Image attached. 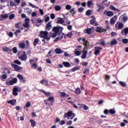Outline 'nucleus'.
Here are the masks:
<instances>
[{"mask_svg":"<svg viewBox=\"0 0 128 128\" xmlns=\"http://www.w3.org/2000/svg\"><path fill=\"white\" fill-rule=\"evenodd\" d=\"M74 8H72L70 10V12L72 13V16H74L76 14V11L74 10Z\"/></svg>","mask_w":128,"mask_h":128,"instance_id":"a19ab883","label":"nucleus"},{"mask_svg":"<svg viewBox=\"0 0 128 128\" xmlns=\"http://www.w3.org/2000/svg\"><path fill=\"white\" fill-rule=\"evenodd\" d=\"M74 94H76L77 96L80 94H82V90H80V88L78 87L74 91Z\"/></svg>","mask_w":128,"mask_h":128,"instance_id":"5701e85b","label":"nucleus"},{"mask_svg":"<svg viewBox=\"0 0 128 128\" xmlns=\"http://www.w3.org/2000/svg\"><path fill=\"white\" fill-rule=\"evenodd\" d=\"M66 94L64 92H61L60 94V96L61 98H64L65 96H66Z\"/></svg>","mask_w":128,"mask_h":128,"instance_id":"79ce46f5","label":"nucleus"},{"mask_svg":"<svg viewBox=\"0 0 128 128\" xmlns=\"http://www.w3.org/2000/svg\"><path fill=\"white\" fill-rule=\"evenodd\" d=\"M78 12H84V8L80 7L79 8H78Z\"/></svg>","mask_w":128,"mask_h":128,"instance_id":"69168bd1","label":"nucleus"},{"mask_svg":"<svg viewBox=\"0 0 128 128\" xmlns=\"http://www.w3.org/2000/svg\"><path fill=\"white\" fill-rule=\"evenodd\" d=\"M120 86H122V88H124L126 86V82H124L122 81H120L119 82Z\"/></svg>","mask_w":128,"mask_h":128,"instance_id":"c9c22d12","label":"nucleus"},{"mask_svg":"<svg viewBox=\"0 0 128 128\" xmlns=\"http://www.w3.org/2000/svg\"><path fill=\"white\" fill-rule=\"evenodd\" d=\"M23 26L24 28H28H28H30V24L28 23H25L23 24Z\"/></svg>","mask_w":128,"mask_h":128,"instance_id":"e433bc0d","label":"nucleus"},{"mask_svg":"<svg viewBox=\"0 0 128 128\" xmlns=\"http://www.w3.org/2000/svg\"><path fill=\"white\" fill-rule=\"evenodd\" d=\"M66 8L68 10H70L72 8V6H70V4H68L67 6H66Z\"/></svg>","mask_w":128,"mask_h":128,"instance_id":"bf43d9fd","label":"nucleus"},{"mask_svg":"<svg viewBox=\"0 0 128 128\" xmlns=\"http://www.w3.org/2000/svg\"><path fill=\"white\" fill-rule=\"evenodd\" d=\"M45 82V86H48V80L45 79H42L41 81H40V84H44V83Z\"/></svg>","mask_w":128,"mask_h":128,"instance_id":"393cba45","label":"nucleus"},{"mask_svg":"<svg viewBox=\"0 0 128 128\" xmlns=\"http://www.w3.org/2000/svg\"><path fill=\"white\" fill-rule=\"evenodd\" d=\"M48 32L47 31H40V34H39V36L41 38H44L47 40H50V38H48Z\"/></svg>","mask_w":128,"mask_h":128,"instance_id":"f257e3e1","label":"nucleus"},{"mask_svg":"<svg viewBox=\"0 0 128 128\" xmlns=\"http://www.w3.org/2000/svg\"><path fill=\"white\" fill-rule=\"evenodd\" d=\"M86 14L87 16H90L92 14V10H87L86 12Z\"/></svg>","mask_w":128,"mask_h":128,"instance_id":"4c0bfd02","label":"nucleus"},{"mask_svg":"<svg viewBox=\"0 0 128 128\" xmlns=\"http://www.w3.org/2000/svg\"><path fill=\"white\" fill-rule=\"evenodd\" d=\"M30 102H27L26 104V108H30Z\"/></svg>","mask_w":128,"mask_h":128,"instance_id":"338daca9","label":"nucleus"},{"mask_svg":"<svg viewBox=\"0 0 128 128\" xmlns=\"http://www.w3.org/2000/svg\"><path fill=\"white\" fill-rule=\"evenodd\" d=\"M110 46H116L118 44V41L116 39H112L110 42Z\"/></svg>","mask_w":128,"mask_h":128,"instance_id":"4be33fe9","label":"nucleus"},{"mask_svg":"<svg viewBox=\"0 0 128 128\" xmlns=\"http://www.w3.org/2000/svg\"><path fill=\"white\" fill-rule=\"evenodd\" d=\"M80 70V68L76 66L74 68H72L71 69V71L74 72H76V70Z\"/></svg>","mask_w":128,"mask_h":128,"instance_id":"ea45409f","label":"nucleus"},{"mask_svg":"<svg viewBox=\"0 0 128 128\" xmlns=\"http://www.w3.org/2000/svg\"><path fill=\"white\" fill-rule=\"evenodd\" d=\"M19 58L24 62H26V60L28 59V56H26V52H23V54H22L20 56H19Z\"/></svg>","mask_w":128,"mask_h":128,"instance_id":"423d86ee","label":"nucleus"},{"mask_svg":"<svg viewBox=\"0 0 128 128\" xmlns=\"http://www.w3.org/2000/svg\"><path fill=\"white\" fill-rule=\"evenodd\" d=\"M18 46L20 48H26V44L24 42H20L18 44Z\"/></svg>","mask_w":128,"mask_h":128,"instance_id":"c756f323","label":"nucleus"},{"mask_svg":"<svg viewBox=\"0 0 128 128\" xmlns=\"http://www.w3.org/2000/svg\"><path fill=\"white\" fill-rule=\"evenodd\" d=\"M72 124V120H68L66 122L67 126H71Z\"/></svg>","mask_w":128,"mask_h":128,"instance_id":"e2e57ef3","label":"nucleus"},{"mask_svg":"<svg viewBox=\"0 0 128 128\" xmlns=\"http://www.w3.org/2000/svg\"><path fill=\"white\" fill-rule=\"evenodd\" d=\"M86 33L88 34H92V28H88L87 29H86Z\"/></svg>","mask_w":128,"mask_h":128,"instance_id":"f704fd0d","label":"nucleus"},{"mask_svg":"<svg viewBox=\"0 0 128 128\" xmlns=\"http://www.w3.org/2000/svg\"><path fill=\"white\" fill-rule=\"evenodd\" d=\"M84 46H90V42H88V40L84 42Z\"/></svg>","mask_w":128,"mask_h":128,"instance_id":"603ef678","label":"nucleus"},{"mask_svg":"<svg viewBox=\"0 0 128 128\" xmlns=\"http://www.w3.org/2000/svg\"><path fill=\"white\" fill-rule=\"evenodd\" d=\"M70 116H72V111H69L67 113H65L63 118H70Z\"/></svg>","mask_w":128,"mask_h":128,"instance_id":"9b49d317","label":"nucleus"},{"mask_svg":"<svg viewBox=\"0 0 128 128\" xmlns=\"http://www.w3.org/2000/svg\"><path fill=\"white\" fill-rule=\"evenodd\" d=\"M3 50L4 52H8L10 54H12V50L10 49L9 48L6 46L3 48Z\"/></svg>","mask_w":128,"mask_h":128,"instance_id":"412c9836","label":"nucleus"},{"mask_svg":"<svg viewBox=\"0 0 128 128\" xmlns=\"http://www.w3.org/2000/svg\"><path fill=\"white\" fill-rule=\"evenodd\" d=\"M74 52L76 56H80V50H76Z\"/></svg>","mask_w":128,"mask_h":128,"instance_id":"49530a36","label":"nucleus"},{"mask_svg":"<svg viewBox=\"0 0 128 128\" xmlns=\"http://www.w3.org/2000/svg\"><path fill=\"white\" fill-rule=\"evenodd\" d=\"M22 23V22H20L18 23H16L15 24V27L16 28H18L19 30H20V24Z\"/></svg>","mask_w":128,"mask_h":128,"instance_id":"37998d69","label":"nucleus"},{"mask_svg":"<svg viewBox=\"0 0 128 128\" xmlns=\"http://www.w3.org/2000/svg\"><path fill=\"white\" fill-rule=\"evenodd\" d=\"M92 4V1H88L87 2V6L88 8H90V6Z\"/></svg>","mask_w":128,"mask_h":128,"instance_id":"864d4df0","label":"nucleus"},{"mask_svg":"<svg viewBox=\"0 0 128 128\" xmlns=\"http://www.w3.org/2000/svg\"><path fill=\"white\" fill-rule=\"evenodd\" d=\"M90 18L92 19L90 20V24L94 25V26H98V22H96V17H94V16H92Z\"/></svg>","mask_w":128,"mask_h":128,"instance_id":"20e7f679","label":"nucleus"},{"mask_svg":"<svg viewBox=\"0 0 128 128\" xmlns=\"http://www.w3.org/2000/svg\"><path fill=\"white\" fill-rule=\"evenodd\" d=\"M18 82V78H14L12 80L6 82V84L7 86H12L14 84H16Z\"/></svg>","mask_w":128,"mask_h":128,"instance_id":"39448f33","label":"nucleus"},{"mask_svg":"<svg viewBox=\"0 0 128 128\" xmlns=\"http://www.w3.org/2000/svg\"><path fill=\"white\" fill-rule=\"evenodd\" d=\"M94 50H95L94 54L95 56H98V54L100 53V50H102V48L100 46H95Z\"/></svg>","mask_w":128,"mask_h":128,"instance_id":"6e6552de","label":"nucleus"},{"mask_svg":"<svg viewBox=\"0 0 128 128\" xmlns=\"http://www.w3.org/2000/svg\"><path fill=\"white\" fill-rule=\"evenodd\" d=\"M116 110L112 108L109 110V114H116Z\"/></svg>","mask_w":128,"mask_h":128,"instance_id":"473e14b6","label":"nucleus"},{"mask_svg":"<svg viewBox=\"0 0 128 128\" xmlns=\"http://www.w3.org/2000/svg\"><path fill=\"white\" fill-rule=\"evenodd\" d=\"M116 18H118V16L116 15L110 19V23L111 24H116Z\"/></svg>","mask_w":128,"mask_h":128,"instance_id":"2eb2a0df","label":"nucleus"},{"mask_svg":"<svg viewBox=\"0 0 128 128\" xmlns=\"http://www.w3.org/2000/svg\"><path fill=\"white\" fill-rule=\"evenodd\" d=\"M1 18H4L5 20H6L8 18V14H4L2 15H1Z\"/></svg>","mask_w":128,"mask_h":128,"instance_id":"2f4dec72","label":"nucleus"},{"mask_svg":"<svg viewBox=\"0 0 128 128\" xmlns=\"http://www.w3.org/2000/svg\"><path fill=\"white\" fill-rule=\"evenodd\" d=\"M96 32H106V29L102 28V27L97 26L96 28Z\"/></svg>","mask_w":128,"mask_h":128,"instance_id":"1a4fd4ad","label":"nucleus"},{"mask_svg":"<svg viewBox=\"0 0 128 128\" xmlns=\"http://www.w3.org/2000/svg\"><path fill=\"white\" fill-rule=\"evenodd\" d=\"M30 122L31 124V126L33 127L34 128V126H36V122H34V120L31 119L30 120Z\"/></svg>","mask_w":128,"mask_h":128,"instance_id":"c85d7f7f","label":"nucleus"},{"mask_svg":"<svg viewBox=\"0 0 128 128\" xmlns=\"http://www.w3.org/2000/svg\"><path fill=\"white\" fill-rule=\"evenodd\" d=\"M38 42H40V39H38V38H36L34 40L33 45L34 46H36V45L38 44Z\"/></svg>","mask_w":128,"mask_h":128,"instance_id":"a878e982","label":"nucleus"},{"mask_svg":"<svg viewBox=\"0 0 128 128\" xmlns=\"http://www.w3.org/2000/svg\"><path fill=\"white\" fill-rule=\"evenodd\" d=\"M36 20L37 21V22H38V24H42V22H44V20H42L40 18H38L36 19Z\"/></svg>","mask_w":128,"mask_h":128,"instance_id":"3c124183","label":"nucleus"},{"mask_svg":"<svg viewBox=\"0 0 128 128\" xmlns=\"http://www.w3.org/2000/svg\"><path fill=\"white\" fill-rule=\"evenodd\" d=\"M124 32L126 34H128V28H126L124 30H122V32H121V34H124Z\"/></svg>","mask_w":128,"mask_h":128,"instance_id":"7c9ffc66","label":"nucleus"},{"mask_svg":"<svg viewBox=\"0 0 128 128\" xmlns=\"http://www.w3.org/2000/svg\"><path fill=\"white\" fill-rule=\"evenodd\" d=\"M106 14L108 16H114V12L112 11H108Z\"/></svg>","mask_w":128,"mask_h":128,"instance_id":"cd10ccee","label":"nucleus"},{"mask_svg":"<svg viewBox=\"0 0 128 128\" xmlns=\"http://www.w3.org/2000/svg\"><path fill=\"white\" fill-rule=\"evenodd\" d=\"M22 32V31L20 30H16L15 32H14V34L16 37H18V34Z\"/></svg>","mask_w":128,"mask_h":128,"instance_id":"58836bf2","label":"nucleus"},{"mask_svg":"<svg viewBox=\"0 0 128 128\" xmlns=\"http://www.w3.org/2000/svg\"><path fill=\"white\" fill-rule=\"evenodd\" d=\"M14 64H18L19 66H20V64H22V62H20V60H14Z\"/></svg>","mask_w":128,"mask_h":128,"instance_id":"de8ad7c7","label":"nucleus"},{"mask_svg":"<svg viewBox=\"0 0 128 128\" xmlns=\"http://www.w3.org/2000/svg\"><path fill=\"white\" fill-rule=\"evenodd\" d=\"M17 78H19V80H22V78H24V76H22V74H18L17 75Z\"/></svg>","mask_w":128,"mask_h":128,"instance_id":"8fccbe9b","label":"nucleus"},{"mask_svg":"<svg viewBox=\"0 0 128 128\" xmlns=\"http://www.w3.org/2000/svg\"><path fill=\"white\" fill-rule=\"evenodd\" d=\"M54 8L56 12H58L62 10V7L60 6H56Z\"/></svg>","mask_w":128,"mask_h":128,"instance_id":"72a5a7b5","label":"nucleus"},{"mask_svg":"<svg viewBox=\"0 0 128 128\" xmlns=\"http://www.w3.org/2000/svg\"><path fill=\"white\" fill-rule=\"evenodd\" d=\"M55 52L56 54H64V50H62L60 48H56L55 50Z\"/></svg>","mask_w":128,"mask_h":128,"instance_id":"aec40b11","label":"nucleus"},{"mask_svg":"<svg viewBox=\"0 0 128 128\" xmlns=\"http://www.w3.org/2000/svg\"><path fill=\"white\" fill-rule=\"evenodd\" d=\"M66 36L70 38H72V32H68L66 34Z\"/></svg>","mask_w":128,"mask_h":128,"instance_id":"c03bdc74","label":"nucleus"},{"mask_svg":"<svg viewBox=\"0 0 128 128\" xmlns=\"http://www.w3.org/2000/svg\"><path fill=\"white\" fill-rule=\"evenodd\" d=\"M14 18V14H11L9 16V20H13Z\"/></svg>","mask_w":128,"mask_h":128,"instance_id":"680f3d73","label":"nucleus"},{"mask_svg":"<svg viewBox=\"0 0 128 128\" xmlns=\"http://www.w3.org/2000/svg\"><path fill=\"white\" fill-rule=\"evenodd\" d=\"M32 62H34V60H33L32 59L30 60V64L31 65L32 68H36L38 66V64H36V62H35V63L32 64Z\"/></svg>","mask_w":128,"mask_h":128,"instance_id":"9d476101","label":"nucleus"},{"mask_svg":"<svg viewBox=\"0 0 128 128\" xmlns=\"http://www.w3.org/2000/svg\"><path fill=\"white\" fill-rule=\"evenodd\" d=\"M52 21L49 22L47 24H46V30H50V28H52Z\"/></svg>","mask_w":128,"mask_h":128,"instance_id":"dca6fc26","label":"nucleus"},{"mask_svg":"<svg viewBox=\"0 0 128 128\" xmlns=\"http://www.w3.org/2000/svg\"><path fill=\"white\" fill-rule=\"evenodd\" d=\"M18 88L17 87H14L12 89V94L15 96H16L18 94Z\"/></svg>","mask_w":128,"mask_h":128,"instance_id":"4468645a","label":"nucleus"},{"mask_svg":"<svg viewBox=\"0 0 128 128\" xmlns=\"http://www.w3.org/2000/svg\"><path fill=\"white\" fill-rule=\"evenodd\" d=\"M44 104L46 106H52L54 102V98L52 96H50L47 100H44Z\"/></svg>","mask_w":128,"mask_h":128,"instance_id":"f03ea898","label":"nucleus"},{"mask_svg":"<svg viewBox=\"0 0 128 128\" xmlns=\"http://www.w3.org/2000/svg\"><path fill=\"white\" fill-rule=\"evenodd\" d=\"M104 78H105L106 80H108L110 79V75L105 74L104 75Z\"/></svg>","mask_w":128,"mask_h":128,"instance_id":"09e8293b","label":"nucleus"},{"mask_svg":"<svg viewBox=\"0 0 128 128\" xmlns=\"http://www.w3.org/2000/svg\"><path fill=\"white\" fill-rule=\"evenodd\" d=\"M88 72H90V69H89V68H86L83 72V74H86Z\"/></svg>","mask_w":128,"mask_h":128,"instance_id":"5fc2aeb1","label":"nucleus"},{"mask_svg":"<svg viewBox=\"0 0 128 128\" xmlns=\"http://www.w3.org/2000/svg\"><path fill=\"white\" fill-rule=\"evenodd\" d=\"M50 18L52 20H54V18H56V16L54 14H52L50 16Z\"/></svg>","mask_w":128,"mask_h":128,"instance_id":"0e129e2a","label":"nucleus"},{"mask_svg":"<svg viewBox=\"0 0 128 128\" xmlns=\"http://www.w3.org/2000/svg\"><path fill=\"white\" fill-rule=\"evenodd\" d=\"M85 50L86 48H84V50L82 51L83 54L81 56V58H82V60H84V58H86V54H88V50H86L84 51Z\"/></svg>","mask_w":128,"mask_h":128,"instance_id":"f8f14e48","label":"nucleus"},{"mask_svg":"<svg viewBox=\"0 0 128 128\" xmlns=\"http://www.w3.org/2000/svg\"><path fill=\"white\" fill-rule=\"evenodd\" d=\"M62 64L63 66H65V68H70H70L72 66V65H70V64L66 62H62Z\"/></svg>","mask_w":128,"mask_h":128,"instance_id":"b1692460","label":"nucleus"},{"mask_svg":"<svg viewBox=\"0 0 128 128\" xmlns=\"http://www.w3.org/2000/svg\"><path fill=\"white\" fill-rule=\"evenodd\" d=\"M122 42L123 44H126L128 42V38H124L122 40Z\"/></svg>","mask_w":128,"mask_h":128,"instance_id":"13d9d810","label":"nucleus"},{"mask_svg":"<svg viewBox=\"0 0 128 128\" xmlns=\"http://www.w3.org/2000/svg\"><path fill=\"white\" fill-rule=\"evenodd\" d=\"M8 104H10L12 106H15V104H16V100H10L7 102Z\"/></svg>","mask_w":128,"mask_h":128,"instance_id":"6ab92c4d","label":"nucleus"},{"mask_svg":"<svg viewBox=\"0 0 128 128\" xmlns=\"http://www.w3.org/2000/svg\"><path fill=\"white\" fill-rule=\"evenodd\" d=\"M12 50L14 54H16V52H18V49H16V47L13 48Z\"/></svg>","mask_w":128,"mask_h":128,"instance_id":"4d7b16f0","label":"nucleus"},{"mask_svg":"<svg viewBox=\"0 0 128 128\" xmlns=\"http://www.w3.org/2000/svg\"><path fill=\"white\" fill-rule=\"evenodd\" d=\"M40 92L44 94V96H50V94H52V93H50V92H46L44 90H40Z\"/></svg>","mask_w":128,"mask_h":128,"instance_id":"a211bd4d","label":"nucleus"},{"mask_svg":"<svg viewBox=\"0 0 128 128\" xmlns=\"http://www.w3.org/2000/svg\"><path fill=\"white\" fill-rule=\"evenodd\" d=\"M60 28H61L62 30L60 32ZM62 30H64V28L62 26H54L52 28V32H56V34H59L58 36L62 32Z\"/></svg>","mask_w":128,"mask_h":128,"instance_id":"7ed1b4c3","label":"nucleus"},{"mask_svg":"<svg viewBox=\"0 0 128 128\" xmlns=\"http://www.w3.org/2000/svg\"><path fill=\"white\" fill-rule=\"evenodd\" d=\"M8 36H10V38H12V36H14V33H12V32H9Z\"/></svg>","mask_w":128,"mask_h":128,"instance_id":"774afa93","label":"nucleus"},{"mask_svg":"<svg viewBox=\"0 0 128 128\" xmlns=\"http://www.w3.org/2000/svg\"><path fill=\"white\" fill-rule=\"evenodd\" d=\"M56 24H62L64 22V18H58L56 21Z\"/></svg>","mask_w":128,"mask_h":128,"instance_id":"ddd939ff","label":"nucleus"},{"mask_svg":"<svg viewBox=\"0 0 128 128\" xmlns=\"http://www.w3.org/2000/svg\"><path fill=\"white\" fill-rule=\"evenodd\" d=\"M11 66H12V68H14L15 72H20V70L22 69V68L14 64H12Z\"/></svg>","mask_w":128,"mask_h":128,"instance_id":"0eeeda50","label":"nucleus"},{"mask_svg":"<svg viewBox=\"0 0 128 128\" xmlns=\"http://www.w3.org/2000/svg\"><path fill=\"white\" fill-rule=\"evenodd\" d=\"M1 78L2 80H6V78H8V76L6 74H2Z\"/></svg>","mask_w":128,"mask_h":128,"instance_id":"052dcab7","label":"nucleus"},{"mask_svg":"<svg viewBox=\"0 0 128 128\" xmlns=\"http://www.w3.org/2000/svg\"><path fill=\"white\" fill-rule=\"evenodd\" d=\"M115 28H118L119 30H120V28H124V24L118 23V22H117L115 25Z\"/></svg>","mask_w":128,"mask_h":128,"instance_id":"f3484780","label":"nucleus"},{"mask_svg":"<svg viewBox=\"0 0 128 128\" xmlns=\"http://www.w3.org/2000/svg\"><path fill=\"white\" fill-rule=\"evenodd\" d=\"M80 64L82 66H88V62H82L80 63Z\"/></svg>","mask_w":128,"mask_h":128,"instance_id":"a18cd8bd","label":"nucleus"},{"mask_svg":"<svg viewBox=\"0 0 128 128\" xmlns=\"http://www.w3.org/2000/svg\"><path fill=\"white\" fill-rule=\"evenodd\" d=\"M64 33H62V35L60 37L56 38L54 42H58V40H62L64 38Z\"/></svg>","mask_w":128,"mask_h":128,"instance_id":"bb28decb","label":"nucleus"},{"mask_svg":"<svg viewBox=\"0 0 128 128\" xmlns=\"http://www.w3.org/2000/svg\"><path fill=\"white\" fill-rule=\"evenodd\" d=\"M108 113H110V110H108V109H105L104 110V114H108Z\"/></svg>","mask_w":128,"mask_h":128,"instance_id":"6e6d98bb","label":"nucleus"}]
</instances>
